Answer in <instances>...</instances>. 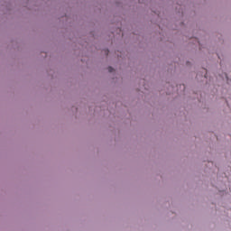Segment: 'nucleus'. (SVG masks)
I'll list each match as a JSON object with an SVG mask.
<instances>
[{"label": "nucleus", "instance_id": "1", "mask_svg": "<svg viewBox=\"0 0 231 231\" xmlns=\"http://www.w3.org/2000/svg\"><path fill=\"white\" fill-rule=\"evenodd\" d=\"M108 71L109 73H113V71H115V69H113V67H108Z\"/></svg>", "mask_w": 231, "mask_h": 231}, {"label": "nucleus", "instance_id": "2", "mask_svg": "<svg viewBox=\"0 0 231 231\" xmlns=\"http://www.w3.org/2000/svg\"><path fill=\"white\" fill-rule=\"evenodd\" d=\"M105 52H106V55H109V51L108 50L105 51Z\"/></svg>", "mask_w": 231, "mask_h": 231}]
</instances>
